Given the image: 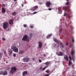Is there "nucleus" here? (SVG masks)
<instances>
[{
	"label": "nucleus",
	"mask_w": 76,
	"mask_h": 76,
	"mask_svg": "<svg viewBox=\"0 0 76 76\" xmlns=\"http://www.w3.org/2000/svg\"><path fill=\"white\" fill-rule=\"evenodd\" d=\"M9 27V23L7 22L3 23V28L4 29H7Z\"/></svg>",
	"instance_id": "1"
},
{
	"label": "nucleus",
	"mask_w": 76,
	"mask_h": 76,
	"mask_svg": "<svg viewBox=\"0 0 76 76\" xmlns=\"http://www.w3.org/2000/svg\"><path fill=\"white\" fill-rule=\"evenodd\" d=\"M23 41H28L29 39L28 37V36L27 35H25L22 39Z\"/></svg>",
	"instance_id": "2"
},
{
	"label": "nucleus",
	"mask_w": 76,
	"mask_h": 76,
	"mask_svg": "<svg viewBox=\"0 0 76 76\" xmlns=\"http://www.w3.org/2000/svg\"><path fill=\"white\" fill-rule=\"evenodd\" d=\"M11 48L15 53H18V48H17L16 46H12Z\"/></svg>",
	"instance_id": "3"
},
{
	"label": "nucleus",
	"mask_w": 76,
	"mask_h": 76,
	"mask_svg": "<svg viewBox=\"0 0 76 76\" xmlns=\"http://www.w3.org/2000/svg\"><path fill=\"white\" fill-rule=\"evenodd\" d=\"M16 71V68L15 67H12L11 68L10 73H14Z\"/></svg>",
	"instance_id": "4"
},
{
	"label": "nucleus",
	"mask_w": 76,
	"mask_h": 76,
	"mask_svg": "<svg viewBox=\"0 0 76 76\" xmlns=\"http://www.w3.org/2000/svg\"><path fill=\"white\" fill-rule=\"evenodd\" d=\"M63 10H66L67 12H71V10L69 8H67L66 7H63Z\"/></svg>",
	"instance_id": "5"
},
{
	"label": "nucleus",
	"mask_w": 76,
	"mask_h": 76,
	"mask_svg": "<svg viewBox=\"0 0 76 76\" xmlns=\"http://www.w3.org/2000/svg\"><path fill=\"white\" fill-rule=\"evenodd\" d=\"M29 58L27 57H25L23 58V61L24 62H28L29 61Z\"/></svg>",
	"instance_id": "6"
},
{
	"label": "nucleus",
	"mask_w": 76,
	"mask_h": 76,
	"mask_svg": "<svg viewBox=\"0 0 76 76\" xmlns=\"http://www.w3.org/2000/svg\"><path fill=\"white\" fill-rule=\"evenodd\" d=\"M56 54L58 56H63V53L60 51H58L56 53Z\"/></svg>",
	"instance_id": "7"
},
{
	"label": "nucleus",
	"mask_w": 76,
	"mask_h": 76,
	"mask_svg": "<svg viewBox=\"0 0 76 76\" xmlns=\"http://www.w3.org/2000/svg\"><path fill=\"white\" fill-rule=\"evenodd\" d=\"M51 4V3L50 2L48 1L46 2V6H47V7H49Z\"/></svg>",
	"instance_id": "8"
},
{
	"label": "nucleus",
	"mask_w": 76,
	"mask_h": 76,
	"mask_svg": "<svg viewBox=\"0 0 76 76\" xmlns=\"http://www.w3.org/2000/svg\"><path fill=\"white\" fill-rule=\"evenodd\" d=\"M38 8V6H36L34 7L33 8H32L31 9V10H32V11H35V10L37 9Z\"/></svg>",
	"instance_id": "9"
},
{
	"label": "nucleus",
	"mask_w": 76,
	"mask_h": 76,
	"mask_svg": "<svg viewBox=\"0 0 76 76\" xmlns=\"http://www.w3.org/2000/svg\"><path fill=\"white\" fill-rule=\"evenodd\" d=\"M38 44L39 45L38 48H41L42 45V42H39Z\"/></svg>",
	"instance_id": "10"
},
{
	"label": "nucleus",
	"mask_w": 76,
	"mask_h": 76,
	"mask_svg": "<svg viewBox=\"0 0 76 76\" xmlns=\"http://www.w3.org/2000/svg\"><path fill=\"white\" fill-rule=\"evenodd\" d=\"M64 58L65 60H66V61H68L69 60V58H68V57H67V56L66 55H64Z\"/></svg>",
	"instance_id": "11"
},
{
	"label": "nucleus",
	"mask_w": 76,
	"mask_h": 76,
	"mask_svg": "<svg viewBox=\"0 0 76 76\" xmlns=\"http://www.w3.org/2000/svg\"><path fill=\"white\" fill-rule=\"evenodd\" d=\"M27 75H28V72L27 71H24L23 72V76Z\"/></svg>",
	"instance_id": "12"
},
{
	"label": "nucleus",
	"mask_w": 76,
	"mask_h": 76,
	"mask_svg": "<svg viewBox=\"0 0 76 76\" xmlns=\"http://www.w3.org/2000/svg\"><path fill=\"white\" fill-rule=\"evenodd\" d=\"M9 23L10 25H12L13 23V20L12 19H10L9 21Z\"/></svg>",
	"instance_id": "13"
},
{
	"label": "nucleus",
	"mask_w": 76,
	"mask_h": 76,
	"mask_svg": "<svg viewBox=\"0 0 76 76\" xmlns=\"http://www.w3.org/2000/svg\"><path fill=\"white\" fill-rule=\"evenodd\" d=\"M7 75V71H6L5 72H3V75L4 76H5Z\"/></svg>",
	"instance_id": "14"
},
{
	"label": "nucleus",
	"mask_w": 76,
	"mask_h": 76,
	"mask_svg": "<svg viewBox=\"0 0 76 76\" xmlns=\"http://www.w3.org/2000/svg\"><path fill=\"white\" fill-rule=\"evenodd\" d=\"M72 51H71V54L72 55H74L75 54V50H73L72 48Z\"/></svg>",
	"instance_id": "15"
},
{
	"label": "nucleus",
	"mask_w": 76,
	"mask_h": 76,
	"mask_svg": "<svg viewBox=\"0 0 76 76\" xmlns=\"http://www.w3.org/2000/svg\"><path fill=\"white\" fill-rule=\"evenodd\" d=\"M45 65H50L51 64V62H47L45 63Z\"/></svg>",
	"instance_id": "16"
},
{
	"label": "nucleus",
	"mask_w": 76,
	"mask_h": 76,
	"mask_svg": "<svg viewBox=\"0 0 76 76\" xmlns=\"http://www.w3.org/2000/svg\"><path fill=\"white\" fill-rule=\"evenodd\" d=\"M53 41H55L56 42V43H58V40H57L56 38H53Z\"/></svg>",
	"instance_id": "17"
},
{
	"label": "nucleus",
	"mask_w": 76,
	"mask_h": 76,
	"mask_svg": "<svg viewBox=\"0 0 76 76\" xmlns=\"http://www.w3.org/2000/svg\"><path fill=\"white\" fill-rule=\"evenodd\" d=\"M1 12L3 13H5V12H6V11H5V10L4 9V8H2Z\"/></svg>",
	"instance_id": "18"
},
{
	"label": "nucleus",
	"mask_w": 76,
	"mask_h": 76,
	"mask_svg": "<svg viewBox=\"0 0 76 76\" xmlns=\"http://www.w3.org/2000/svg\"><path fill=\"white\" fill-rule=\"evenodd\" d=\"M51 35H52V34L51 33L50 34H48V36H46V38L48 39V38H49V37H51Z\"/></svg>",
	"instance_id": "19"
},
{
	"label": "nucleus",
	"mask_w": 76,
	"mask_h": 76,
	"mask_svg": "<svg viewBox=\"0 0 76 76\" xmlns=\"http://www.w3.org/2000/svg\"><path fill=\"white\" fill-rule=\"evenodd\" d=\"M72 64V62H71L70 61H69V62L68 63V65L69 66H70Z\"/></svg>",
	"instance_id": "20"
},
{
	"label": "nucleus",
	"mask_w": 76,
	"mask_h": 76,
	"mask_svg": "<svg viewBox=\"0 0 76 76\" xmlns=\"http://www.w3.org/2000/svg\"><path fill=\"white\" fill-rule=\"evenodd\" d=\"M11 15H13V16H15V15H16V12H12V13H11Z\"/></svg>",
	"instance_id": "21"
},
{
	"label": "nucleus",
	"mask_w": 76,
	"mask_h": 76,
	"mask_svg": "<svg viewBox=\"0 0 76 76\" xmlns=\"http://www.w3.org/2000/svg\"><path fill=\"white\" fill-rule=\"evenodd\" d=\"M19 54H22V53H23L24 51L23 50H20L19 52Z\"/></svg>",
	"instance_id": "22"
},
{
	"label": "nucleus",
	"mask_w": 76,
	"mask_h": 76,
	"mask_svg": "<svg viewBox=\"0 0 76 76\" xmlns=\"http://www.w3.org/2000/svg\"><path fill=\"white\" fill-rule=\"evenodd\" d=\"M32 35H33V34H32V33H30L29 38H31L32 37Z\"/></svg>",
	"instance_id": "23"
},
{
	"label": "nucleus",
	"mask_w": 76,
	"mask_h": 76,
	"mask_svg": "<svg viewBox=\"0 0 76 76\" xmlns=\"http://www.w3.org/2000/svg\"><path fill=\"white\" fill-rule=\"evenodd\" d=\"M48 66H45L44 68H43L42 70H44L45 69L47 68V67H48Z\"/></svg>",
	"instance_id": "24"
},
{
	"label": "nucleus",
	"mask_w": 76,
	"mask_h": 76,
	"mask_svg": "<svg viewBox=\"0 0 76 76\" xmlns=\"http://www.w3.org/2000/svg\"><path fill=\"white\" fill-rule=\"evenodd\" d=\"M75 57L73 56H72V60H73L74 62V60H75Z\"/></svg>",
	"instance_id": "25"
},
{
	"label": "nucleus",
	"mask_w": 76,
	"mask_h": 76,
	"mask_svg": "<svg viewBox=\"0 0 76 76\" xmlns=\"http://www.w3.org/2000/svg\"><path fill=\"white\" fill-rule=\"evenodd\" d=\"M8 52L9 53H12V51L11 49H9L8 50Z\"/></svg>",
	"instance_id": "26"
},
{
	"label": "nucleus",
	"mask_w": 76,
	"mask_h": 76,
	"mask_svg": "<svg viewBox=\"0 0 76 76\" xmlns=\"http://www.w3.org/2000/svg\"><path fill=\"white\" fill-rule=\"evenodd\" d=\"M3 73V71H0V75H2Z\"/></svg>",
	"instance_id": "27"
},
{
	"label": "nucleus",
	"mask_w": 76,
	"mask_h": 76,
	"mask_svg": "<svg viewBox=\"0 0 76 76\" xmlns=\"http://www.w3.org/2000/svg\"><path fill=\"white\" fill-rule=\"evenodd\" d=\"M23 26L24 27V28H26L27 27V25L26 24H24Z\"/></svg>",
	"instance_id": "28"
},
{
	"label": "nucleus",
	"mask_w": 76,
	"mask_h": 76,
	"mask_svg": "<svg viewBox=\"0 0 76 76\" xmlns=\"http://www.w3.org/2000/svg\"><path fill=\"white\" fill-rule=\"evenodd\" d=\"M30 28H34V26H30Z\"/></svg>",
	"instance_id": "29"
},
{
	"label": "nucleus",
	"mask_w": 76,
	"mask_h": 76,
	"mask_svg": "<svg viewBox=\"0 0 76 76\" xmlns=\"http://www.w3.org/2000/svg\"><path fill=\"white\" fill-rule=\"evenodd\" d=\"M9 69H10V67H7V70H9Z\"/></svg>",
	"instance_id": "30"
},
{
	"label": "nucleus",
	"mask_w": 76,
	"mask_h": 76,
	"mask_svg": "<svg viewBox=\"0 0 76 76\" xmlns=\"http://www.w3.org/2000/svg\"><path fill=\"white\" fill-rule=\"evenodd\" d=\"M59 12V14H61V13H62V11L61 10H60Z\"/></svg>",
	"instance_id": "31"
},
{
	"label": "nucleus",
	"mask_w": 76,
	"mask_h": 76,
	"mask_svg": "<svg viewBox=\"0 0 76 76\" xmlns=\"http://www.w3.org/2000/svg\"><path fill=\"white\" fill-rule=\"evenodd\" d=\"M70 4V3L69 2H67L66 3V5H69Z\"/></svg>",
	"instance_id": "32"
},
{
	"label": "nucleus",
	"mask_w": 76,
	"mask_h": 76,
	"mask_svg": "<svg viewBox=\"0 0 76 76\" xmlns=\"http://www.w3.org/2000/svg\"><path fill=\"white\" fill-rule=\"evenodd\" d=\"M53 46H54V47H56V44L55 43H54Z\"/></svg>",
	"instance_id": "33"
},
{
	"label": "nucleus",
	"mask_w": 76,
	"mask_h": 76,
	"mask_svg": "<svg viewBox=\"0 0 76 76\" xmlns=\"http://www.w3.org/2000/svg\"><path fill=\"white\" fill-rule=\"evenodd\" d=\"M60 44H61V46L62 47V48H63L64 47V46H63V45H63V44L61 43Z\"/></svg>",
	"instance_id": "34"
},
{
	"label": "nucleus",
	"mask_w": 76,
	"mask_h": 76,
	"mask_svg": "<svg viewBox=\"0 0 76 76\" xmlns=\"http://www.w3.org/2000/svg\"><path fill=\"white\" fill-rule=\"evenodd\" d=\"M13 56L14 57H16V54L15 53H14L13 54Z\"/></svg>",
	"instance_id": "35"
},
{
	"label": "nucleus",
	"mask_w": 76,
	"mask_h": 76,
	"mask_svg": "<svg viewBox=\"0 0 76 76\" xmlns=\"http://www.w3.org/2000/svg\"><path fill=\"white\" fill-rule=\"evenodd\" d=\"M39 61L40 63H41V62H42V61L41 60V59H39Z\"/></svg>",
	"instance_id": "36"
},
{
	"label": "nucleus",
	"mask_w": 76,
	"mask_h": 76,
	"mask_svg": "<svg viewBox=\"0 0 76 76\" xmlns=\"http://www.w3.org/2000/svg\"><path fill=\"white\" fill-rule=\"evenodd\" d=\"M2 40H3V41H5L6 39L4 38H2Z\"/></svg>",
	"instance_id": "37"
},
{
	"label": "nucleus",
	"mask_w": 76,
	"mask_h": 76,
	"mask_svg": "<svg viewBox=\"0 0 76 76\" xmlns=\"http://www.w3.org/2000/svg\"><path fill=\"white\" fill-rule=\"evenodd\" d=\"M43 56H44V57H46V55H45V54H43Z\"/></svg>",
	"instance_id": "38"
},
{
	"label": "nucleus",
	"mask_w": 76,
	"mask_h": 76,
	"mask_svg": "<svg viewBox=\"0 0 76 76\" xmlns=\"http://www.w3.org/2000/svg\"><path fill=\"white\" fill-rule=\"evenodd\" d=\"M69 59L70 60H72V58H71V56H69Z\"/></svg>",
	"instance_id": "39"
},
{
	"label": "nucleus",
	"mask_w": 76,
	"mask_h": 76,
	"mask_svg": "<svg viewBox=\"0 0 76 76\" xmlns=\"http://www.w3.org/2000/svg\"><path fill=\"white\" fill-rule=\"evenodd\" d=\"M72 69H75V67H74V66H73V65H72Z\"/></svg>",
	"instance_id": "40"
},
{
	"label": "nucleus",
	"mask_w": 76,
	"mask_h": 76,
	"mask_svg": "<svg viewBox=\"0 0 76 76\" xmlns=\"http://www.w3.org/2000/svg\"><path fill=\"white\" fill-rule=\"evenodd\" d=\"M46 73H49V72L48 71H46Z\"/></svg>",
	"instance_id": "41"
},
{
	"label": "nucleus",
	"mask_w": 76,
	"mask_h": 76,
	"mask_svg": "<svg viewBox=\"0 0 76 76\" xmlns=\"http://www.w3.org/2000/svg\"><path fill=\"white\" fill-rule=\"evenodd\" d=\"M36 13H37V12H34L33 13V14H35Z\"/></svg>",
	"instance_id": "42"
},
{
	"label": "nucleus",
	"mask_w": 76,
	"mask_h": 76,
	"mask_svg": "<svg viewBox=\"0 0 76 76\" xmlns=\"http://www.w3.org/2000/svg\"><path fill=\"white\" fill-rule=\"evenodd\" d=\"M64 16H66V13H64Z\"/></svg>",
	"instance_id": "43"
},
{
	"label": "nucleus",
	"mask_w": 76,
	"mask_h": 76,
	"mask_svg": "<svg viewBox=\"0 0 76 76\" xmlns=\"http://www.w3.org/2000/svg\"><path fill=\"white\" fill-rule=\"evenodd\" d=\"M2 6L3 7H4V6H5V4H3L2 5Z\"/></svg>",
	"instance_id": "44"
},
{
	"label": "nucleus",
	"mask_w": 76,
	"mask_h": 76,
	"mask_svg": "<svg viewBox=\"0 0 76 76\" xmlns=\"http://www.w3.org/2000/svg\"><path fill=\"white\" fill-rule=\"evenodd\" d=\"M69 45V43H67L66 44V45L67 46Z\"/></svg>",
	"instance_id": "45"
},
{
	"label": "nucleus",
	"mask_w": 76,
	"mask_h": 76,
	"mask_svg": "<svg viewBox=\"0 0 76 76\" xmlns=\"http://www.w3.org/2000/svg\"><path fill=\"white\" fill-rule=\"evenodd\" d=\"M72 42H74V39H72Z\"/></svg>",
	"instance_id": "46"
},
{
	"label": "nucleus",
	"mask_w": 76,
	"mask_h": 76,
	"mask_svg": "<svg viewBox=\"0 0 76 76\" xmlns=\"http://www.w3.org/2000/svg\"><path fill=\"white\" fill-rule=\"evenodd\" d=\"M32 60H33V61H34L35 60V58H33L32 59Z\"/></svg>",
	"instance_id": "47"
},
{
	"label": "nucleus",
	"mask_w": 76,
	"mask_h": 76,
	"mask_svg": "<svg viewBox=\"0 0 76 76\" xmlns=\"http://www.w3.org/2000/svg\"><path fill=\"white\" fill-rule=\"evenodd\" d=\"M48 10H51V8H49L48 9Z\"/></svg>",
	"instance_id": "48"
},
{
	"label": "nucleus",
	"mask_w": 76,
	"mask_h": 76,
	"mask_svg": "<svg viewBox=\"0 0 76 76\" xmlns=\"http://www.w3.org/2000/svg\"><path fill=\"white\" fill-rule=\"evenodd\" d=\"M0 57H1V54L0 53Z\"/></svg>",
	"instance_id": "49"
},
{
	"label": "nucleus",
	"mask_w": 76,
	"mask_h": 76,
	"mask_svg": "<svg viewBox=\"0 0 76 76\" xmlns=\"http://www.w3.org/2000/svg\"><path fill=\"white\" fill-rule=\"evenodd\" d=\"M71 72H72V73H73L74 71H72Z\"/></svg>",
	"instance_id": "50"
},
{
	"label": "nucleus",
	"mask_w": 76,
	"mask_h": 76,
	"mask_svg": "<svg viewBox=\"0 0 76 76\" xmlns=\"http://www.w3.org/2000/svg\"><path fill=\"white\" fill-rule=\"evenodd\" d=\"M39 4H42V3L41 2H38Z\"/></svg>",
	"instance_id": "51"
},
{
	"label": "nucleus",
	"mask_w": 76,
	"mask_h": 76,
	"mask_svg": "<svg viewBox=\"0 0 76 76\" xmlns=\"http://www.w3.org/2000/svg\"><path fill=\"white\" fill-rule=\"evenodd\" d=\"M9 56H11V54H10V53H9Z\"/></svg>",
	"instance_id": "52"
},
{
	"label": "nucleus",
	"mask_w": 76,
	"mask_h": 76,
	"mask_svg": "<svg viewBox=\"0 0 76 76\" xmlns=\"http://www.w3.org/2000/svg\"><path fill=\"white\" fill-rule=\"evenodd\" d=\"M21 6H22V7H23V4H22Z\"/></svg>",
	"instance_id": "53"
},
{
	"label": "nucleus",
	"mask_w": 76,
	"mask_h": 76,
	"mask_svg": "<svg viewBox=\"0 0 76 76\" xmlns=\"http://www.w3.org/2000/svg\"><path fill=\"white\" fill-rule=\"evenodd\" d=\"M40 70H41L42 69V67H41L40 68Z\"/></svg>",
	"instance_id": "54"
},
{
	"label": "nucleus",
	"mask_w": 76,
	"mask_h": 76,
	"mask_svg": "<svg viewBox=\"0 0 76 76\" xmlns=\"http://www.w3.org/2000/svg\"><path fill=\"white\" fill-rule=\"evenodd\" d=\"M48 53H46V55H47V56H48Z\"/></svg>",
	"instance_id": "55"
},
{
	"label": "nucleus",
	"mask_w": 76,
	"mask_h": 76,
	"mask_svg": "<svg viewBox=\"0 0 76 76\" xmlns=\"http://www.w3.org/2000/svg\"><path fill=\"white\" fill-rule=\"evenodd\" d=\"M17 0H14V1H16Z\"/></svg>",
	"instance_id": "56"
},
{
	"label": "nucleus",
	"mask_w": 76,
	"mask_h": 76,
	"mask_svg": "<svg viewBox=\"0 0 76 76\" xmlns=\"http://www.w3.org/2000/svg\"><path fill=\"white\" fill-rule=\"evenodd\" d=\"M6 63H8V62H7V61L6 62Z\"/></svg>",
	"instance_id": "57"
},
{
	"label": "nucleus",
	"mask_w": 76,
	"mask_h": 76,
	"mask_svg": "<svg viewBox=\"0 0 76 76\" xmlns=\"http://www.w3.org/2000/svg\"><path fill=\"white\" fill-rule=\"evenodd\" d=\"M4 54H6V52H4Z\"/></svg>",
	"instance_id": "58"
},
{
	"label": "nucleus",
	"mask_w": 76,
	"mask_h": 76,
	"mask_svg": "<svg viewBox=\"0 0 76 76\" xmlns=\"http://www.w3.org/2000/svg\"><path fill=\"white\" fill-rule=\"evenodd\" d=\"M70 47H72V45H70Z\"/></svg>",
	"instance_id": "59"
},
{
	"label": "nucleus",
	"mask_w": 76,
	"mask_h": 76,
	"mask_svg": "<svg viewBox=\"0 0 76 76\" xmlns=\"http://www.w3.org/2000/svg\"><path fill=\"white\" fill-rule=\"evenodd\" d=\"M67 0V1H68V0Z\"/></svg>",
	"instance_id": "60"
},
{
	"label": "nucleus",
	"mask_w": 76,
	"mask_h": 76,
	"mask_svg": "<svg viewBox=\"0 0 76 76\" xmlns=\"http://www.w3.org/2000/svg\"><path fill=\"white\" fill-rule=\"evenodd\" d=\"M58 10H59V9H58Z\"/></svg>",
	"instance_id": "61"
},
{
	"label": "nucleus",
	"mask_w": 76,
	"mask_h": 76,
	"mask_svg": "<svg viewBox=\"0 0 76 76\" xmlns=\"http://www.w3.org/2000/svg\"><path fill=\"white\" fill-rule=\"evenodd\" d=\"M69 18H70L69 17Z\"/></svg>",
	"instance_id": "62"
}]
</instances>
